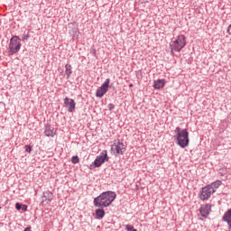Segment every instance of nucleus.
<instances>
[{
	"mask_svg": "<svg viewBox=\"0 0 231 231\" xmlns=\"http://www.w3.org/2000/svg\"><path fill=\"white\" fill-rule=\"evenodd\" d=\"M184 46H187V41L185 40V35L183 34L179 35L175 41L170 43L171 51L180 52L183 50Z\"/></svg>",
	"mask_w": 231,
	"mask_h": 231,
	"instance_id": "20e7f679",
	"label": "nucleus"
},
{
	"mask_svg": "<svg viewBox=\"0 0 231 231\" xmlns=\"http://www.w3.org/2000/svg\"><path fill=\"white\" fill-rule=\"evenodd\" d=\"M106 162H109V157H107V150L101 152V153L90 164L89 169L93 170L101 167L103 163H106Z\"/></svg>",
	"mask_w": 231,
	"mask_h": 231,
	"instance_id": "39448f33",
	"label": "nucleus"
},
{
	"mask_svg": "<svg viewBox=\"0 0 231 231\" xmlns=\"http://www.w3.org/2000/svg\"><path fill=\"white\" fill-rule=\"evenodd\" d=\"M21 210H23V212H26V210H28V206L27 205H22V209Z\"/></svg>",
	"mask_w": 231,
	"mask_h": 231,
	"instance_id": "5701e85b",
	"label": "nucleus"
},
{
	"mask_svg": "<svg viewBox=\"0 0 231 231\" xmlns=\"http://www.w3.org/2000/svg\"><path fill=\"white\" fill-rule=\"evenodd\" d=\"M55 127L51 126V125H45L44 128V134L45 136L51 137L55 136Z\"/></svg>",
	"mask_w": 231,
	"mask_h": 231,
	"instance_id": "f8f14e48",
	"label": "nucleus"
},
{
	"mask_svg": "<svg viewBox=\"0 0 231 231\" xmlns=\"http://www.w3.org/2000/svg\"><path fill=\"white\" fill-rule=\"evenodd\" d=\"M154 89H162V88H165V79H157L153 82Z\"/></svg>",
	"mask_w": 231,
	"mask_h": 231,
	"instance_id": "2eb2a0df",
	"label": "nucleus"
},
{
	"mask_svg": "<svg viewBox=\"0 0 231 231\" xmlns=\"http://www.w3.org/2000/svg\"><path fill=\"white\" fill-rule=\"evenodd\" d=\"M22 207H23V205H21V203H19V202H17V203L15 204V208H16V210H21V209H22Z\"/></svg>",
	"mask_w": 231,
	"mask_h": 231,
	"instance_id": "4be33fe9",
	"label": "nucleus"
},
{
	"mask_svg": "<svg viewBox=\"0 0 231 231\" xmlns=\"http://www.w3.org/2000/svg\"><path fill=\"white\" fill-rule=\"evenodd\" d=\"M111 83V79H106L105 82L101 85V87L96 91V97L97 98H102L107 91H109V84Z\"/></svg>",
	"mask_w": 231,
	"mask_h": 231,
	"instance_id": "0eeeda50",
	"label": "nucleus"
},
{
	"mask_svg": "<svg viewBox=\"0 0 231 231\" xmlns=\"http://www.w3.org/2000/svg\"><path fill=\"white\" fill-rule=\"evenodd\" d=\"M104 216H106V211L104 210V208H99L96 209L97 219H104Z\"/></svg>",
	"mask_w": 231,
	"mask_h": 231,
	"instance_id": "dca6fc26",
	"label": "nucleus"
},
{
	"mask_svg": "<svg viewBox=\"0 0 231 231\" xmlns=\"http://www.w3.org/2000/svg\"><path fill=\"white\" fill-rule=\"evenodd\" d=\"M116 199V193L115 191H104L99 196L94 199V207L97 208H106Z\"/></svg>",
	"mask_w": 231,
	"mask_h": 231,
	"instance_id": "f257e3e1",
	"label": "nucleus"
},
{
	"mask_svg": "<svg viewBox=\"0 0 231 231\" xmlns=\"http://www.w3.org/2000/svg\"><path fill=\"white\" fill-rule=\"evenodd\" d=\"M230 31H231V24L227 28V32L229 33Z\"/></svg>",
	"mask_w": 231,
	"mask_h": 231,
	"instance_id": "b1692460",
	"label": "nucleus"
},
{
	"mask_svg": "<svg viewBox=\"0 0 231 231\" xmlns=\"http://www.w3.org/2000/svg\"><path fill=\"white\" fill-rule=\"evenodd\" d=\"M173 140L181 149L189 147L190 143V139H189V130L187 128L181 129L180 126L176 127L174 130Z\"/></svg>",
	"mask_w": 231,
	"mask_h": 231,
	"instance_id": "f03ea898",
	"label": "nucleus"
},
{
	"mask_svg": "<svg viewBox=\"0 0 231 231\" xmlns=\"http://www.w3.org/2000/svg\"><path fill=\"white\" fill-rule=\"evenodd\" d=\"M221 185H223V182L219 180L211 182L210 184H208V188L211 189L213 194H216L217 190L219 189V187H221Z\"/></svg>",
	"mask_w": 231,
	"mask_h": 231,
	"instance_id": "ddd939ff",
	"label": "nucleus"
},
{
	"mask_svg": "<svg viewBox=\"0 0 231 231\" xmlns=\"http://www.w3.org/2000/svg\"><path fill=\"white\" fill-rule=\"evenodd\" d=\"M22 39H23V41H28V39H30V34H29V33L23 34V35L22 36Z\"/></svg>",
	"mask_w": 231,
	"mask_h": 231,
	"instance_id": "412c9836",
	"label": "nucleus"
},
{
	"mask_svg": "<svg viewBox=\"0 0 231 231\" xmlns=\"http://www.w3.org/2000/svg\"><path fill=\"white\" fill-rule=\"evenodd\" d=\"M222 220L225 223H227L229 230H231V208L227 209V211L224 214Z\"/></svg>",
	"mask_w": 231,
	"mask_h": 231,
	"instance_id": "4468645a",
	"label": "nucleus"
},
{
	"mask_svg": "<svg viewBox=\"0 0 231 231\" xmlns=\"http://www.w3.org/2000/svg\"><path fill=\"white\" fill-rule=\"evenodd\" d=\"M107 108L109 111L115 110V105L113 103L108 104Z\"/></svg>",
	"mask_w": 231,
	"mask_h": 231,
	"instance_id": "6ab92c4d",
	"label": "nucleus"
},
{
	"mask_svg": "<svg viewBox=\"0 0 231 231\" xmlns=\"http://www.w3.org/2000/svg\"><path fill=\"white\" fill-rule=\"evenodd\" d=\"M22 46L23 44H21V38H19L17 35L13 36L10 39L8 45L9 55H15V53H19Z\"/></svg>",
	"mask_w": 231,
	"mask_h": 231,
	"instance_id": "7ed1b4c3",
	"label": "nucleus"
},
{
	"mask_svg": "<svg viewBox=\"0 0 231 231\" xmlns=\"http://www.w3.org/2000/svg\"><path fill=\"white\" fill-rule=\"evenodd\" d=\"M129 88H133V84H130V85H129Z\"/></svg>",
	"mask_w": 231,
	"mask_h": 231,
	"instance_id": "393cba45",
	"label": "nucleus"
},
{
	"mask_svg": "<svg viewBox=\"0 0 231 231\" xmlns=\"http://www.w3.org/2000/svg\"><path fill=\"white\" fill-rule=\"evenodd\" d=\"M211 211H212V205L210 204H204V205H201L199 208L200 216L202 217H205V219H207V217L210 216Z\"/></svg>",
	"mask_w": 231,
	"mask_h": 231,
	"instance_id": "1a4fd4ad",
	"label": "nucleus"
},
{
	"mask_svg": "<svg viewBox=\"0 0 231 231\" xmlns=\"http://www.w3.org/2000/svg\"><path fill=\"white\" fill-rule=\"evenodd\" d=\"M79 162H80V159L79 158L78 155L72 156V158H71V162H72V163L77 164V163H79Z\"/></svg>",
	"mask_w": 231,
	"mask_h": 231,
	"instance_id": "a211bd4d",
	"label": "nucleus"
},
{
	"mask_svg": "<svg viewBox=\"0 0 231 231\" xmlns=\"http://www.w3.org/2000/svg\"><path fill=\"white\" fill-rule=\"evenodd\" d=\"M125 151V144L120 142V140L117 142L115 141V143L111 145V154H114V156H118L120 154L123 155Z\"/></svg>",
	"mask_w": 231,
	"mask_h": 231,
	"instance_id": "423d86ee",
	"label": "nucleus"
},
{
	"mask_svg": "<svg viewBox=\"0 0 231 231\" xmlns=\"http://www.w3.org/2000/svg\"><path fill=\"white\" fill-rule=\"evenodd\" d=\"M25 152H32V146L31 145H25Z\"/></svg>",
	"mask_w": 231,
	"mask_h": 231,
	"instance_id": "aec40b11",
	"label": "nucleus"
},
{
	"mask_svg": "<svg viewBox=\"0 0 231 231\" xmlns=\"http://www.w3.org/2000/svg\"><path fill=\"white\" fill-rule=\"evenodd\" d=\"M212 194L214 193L211 191L210 188L207 185L201 188L199 194V199H201V201H207L210 199V196H212Z\"/></svg>",
	"mask_w": 231,
	"mask_h": 231,
	"instance_id": "6e6552de",
	"label": "nucleus"
},
{
	"mask_svg": "<svg viewBox=\"0 0 231 231\" xmlns=\"http://www.w3.org/2000/svg\"><path fill=\"white\" fill-rule=\"evenodd\" d=\"M73 68L71 67V64L67 63L65 65V74L67 75V79H69L71 77V73H73Z\"/></svg>",
	"mask_w": 231,
	"mask_h": 231,
	"instance_id": "f3484780",
	"label": "nucleus"
},
{
	"mask_svg": "<svg viewBox=\"0 0 231 231\" xmlns=\"http://www.w3.org/2000/svg\"><path fill=\"white\" fill-rule=\"evenodd\" d=\"M42 198L43 205H50L53 201V193L50 190L44 191Z\"/></svg>",
	"mask_w": 231,
	"mask_h": 231,
	"instance_id": "9b49d317",
	"label": "nucleus"
},
{
	"mask_svg": "<svg viewBox=\"0 0 231 231\" xmlns=\"http://www.w3.org/2000/svg\"><path fill=\"white\" fill-rule=\"evenodd\" d=\"M64 106L69 113H73V111H75L77 104L75 103L74 99L66 97L64 98Z\"/></svg>",
	"mask_w": 231,
	"mask_h": 231,
	"instance_id": "9d476101",
	"label": "nucleus"
}]
</instances>
